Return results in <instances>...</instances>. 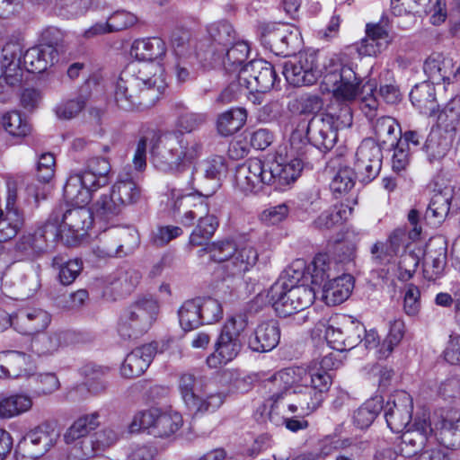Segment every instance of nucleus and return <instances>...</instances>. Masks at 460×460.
I'll list each match as a JSON object with an SVG mask.
<instances>
[{
	"label": "nucleus",
	"instance_id": "1",
	"mask_svg": "<svg viewBox=\"0 0 460 460\" xmlns=\"http://www.w3.org/2000/svg\"><path fill=\"white\" fill-rule=\"evenodd\" d=\"M332 384L325 371L303 367H287L272 375L267 381L270 395L268 399L270 418L274 414H296L305 417L314 411L323 402V394Z\"/></svg>",
	"mask_w": 460,
	"mask_h": 460
},
{
	"label": "nucleus",
	"instance_id": "2",
	"mask_svg": "<svg viewBox=\"0 0 460 460\" xmlns=\"http://www.w3.org/2000/svg\"><path fill=\"white\" fill-rule=\"evenodd\" d=\"M308 143L302 133L294 131L290 137V150L286 158L281 155L263 163L251 158L239 164L235 170L236 188L244 194L257 193L263 185H273L278 190H284L295 182L304 168L303 156Z\"/></svg>",
	"mask_w": 460,
	"mask_h": 460
},
{
	"label": "nucleus",
	"instance_id": "3",
	"mask_svg": "<svg viewBox=\"0 0 460 460\" xmlns=\"http://www.w3.org/2000/svg\"><path fill=\"white\" fill-rule=\"evenodd\" d=\"M166 86L164 68L161 64H130L115 84L114 100L125 111L147 109L160 98Z\"/></svg>",
	"mask_w": 460,
	"mask_h": 460
},
{
	"label": "nucleus",
	"instance_id": "4",
	"mask_svg": "<svg viewBox=\"0 0 460 460\" xmlns=\"http://www.w3.org/2000/svg\"><path fill=\"white\" fill-rule=\"evenodd\" d=\"M188 184L190 190L193 191H186L175 187L168 189V206L183 226L190 227L197 221L189 242L192 246H200L214 235L219 226V220L217 216L209 213V195H204L198 190H194L193 171Z\"/></svg>",
	"mask_w": 460,
	"mask_h": 460
},
{
	"label": "nucleus",
	"instance_id": "5",
	"mask_svg": "<svg viewBox=\"0 0 460 460\" xmlns=\"http://www.w3.org/2000/svg\"><path fill=\"white\" fill-rule=\"evenodd\" d=\"M345 65L341 58L338 62L331 60L330 66L323 77L325 91L332 94L338 103L336 111L332 105L326 112L314 116L308 122L306 133L309 141L319 150L329 151L336 144L338 131L343 128L342 111L345 104V81L343 70Z\"/></svg>",
	"mask_w": 460,
	"mask_h": 460
},
{
	"label": "nucleus",
	"instance_id": "6",
	"mask_svg": "<svg viewBox=\"0 0 460 460\" xmlns=\"http://www.w3.org/2000/svg\"><path fill=\"white\" fill-rule=\"evenodd\" d=\"M151 161L159 171L181 172L193 164L202 154L199 140L181 132H167L153 139Z\"/></svg>",
	"mask_w": 460,
	"mask_h": 460
},
{
	"label": "nucleus",
	"instance_id": "7",
	"mask_svg": "<svg viewBox=\"0 0 460 460\" xmlns=\"http://www.w3.org/2000/svg\"><path fill=\"white\" fill-rule=\"evenodd\" d=\"M207 250L212 261L223 263L222 269L228 278H242L254 267L259 257L252 245H237L231 239L214 242Z\"/></svg>",
	"mask_w": 460,
	"mask_h": 460
},
{
	"label": "nucleus",
	"instance_id": "8",
	"mask_svg": "<svg viewBox=\"0 0 460 460\" xmlns=\"http://www.w3.org/2000/svg\"><path fill=\"white\" fill-rule=\"evenodd\" d=\"M288 288L284 280H277L266 292L267 303L279 317H287L309 307L316 296V289L305 283Z\"/></svg>",
	"mask_w": 460,
	"mask_h": 460
},
{
	"label": "nucleus",
	"instance_id": "9",
	"mask_svg": "<svg viewBox=\"0 0 460 460\" xmlns=\"http://www.w3.org/2000/svg\"><path fill=\"white\" fill-rule=\"evenodd\" d=\"M210 36L217 44L214 46L216 59L222 62L226 71L229 74H239L248 58L250 48L244 41H238L232 47L227 45L234 39V30L227 22L212 24L208 28Z\"/></svg>",
	"mask_w": 460,
	"mask_h": 460
},
{
	"label": "nucleus",
	"instance_id": "10",
	"mask_svg": "<svg viewBox=\"0 0 460 460\" xmlns=\"http://www.w3.org/2000/svg\"><path fill=\"white\" fill-rule=\"evenodd\" d=\"M178 389L184 405L193 414L216 411L223 405L226 397L223 392H207L202 381L189 373L181 375Z\"/></svg>",
	"mask_w": 460,
	"mask_h": 460
},
{
	"label": "nucleus",
	"instance_id": "11",
	"mask_svg": "<svg viewBox=\"0 0 460 460\" xmlns=\"http://www.w3.org/2000/svg\"><path fill=\"white\" fill-rule=\"evenodd\" d=\"M183 424L182 416L172 410L150 408L136 413L128 426L130 433L146 431L155 438H169Z\"/></svg>",
	"mask_w": 460,
	"mask_h": 460
},
{
	"label": "nucleus",
	"instance_id": "12",
	"mask_svg": "<svg viewBox=\"0 0 460 460\" xmlns=\"http://www.w3.org/2000/svg\"><path fill=\"white\" fill-rule=\"evenodd\" d=\"M51 220L58 227L57 236L66 245L73 246L86 235L93 223V212L84 205L55 210Z\"/></svg>",
	"mask_w": 460,
	"mask_h": 460
},
{
	"label": "nucleus",
	"instance_id": "13",
	"mask_svg": "<svg viewBox=\"0 0 460 460\" xmlns=\"http://www.w3.org/2000/svg\"><path fill=\"white\" fill-rule=\"evenodd\" d=\"M244 323L235 317H229L222 326L214 344V351L206 363L210 368H219L233 361L241 352L243 342L241 333Z\"/></svg>",
	"mask_w": 460,
	"mask_h": 460
},
{
	"label": "nucleus",
	"instance_id": "14",
	"mask_svg": "<svg viewBox=\"0 0 460 460\" xmlns=\"http://www.w3.org/2000/svg\"><path fill=\"white\" fill-rule=\"evenodd\" d=\"M157 303L151 298L138 299L120 315L118 332L123 339H137L146 333L155 320Z\"/></svg>",
	"mask_w": 460,
	"mask_h": 460
},
{
	"label": "nucleus",
	"instance_id": "15",
	"mask_svg": "<svg viewBox=\"0 0 460 460\" xmlns=\"http://www.w3.org/2000/svg\"><path fill=\"white\" fill-rule=\"evenodd\" d=\"M60 432L51 422H43L29 430L15 447L17 460H35L49 452L58 442Z\"/></svg>",
	"mask_w": 460,
	"mask_h": 460
},
{
	"label": "nucleus",
	"instance_id": "16",
	"mask_svg": "<svg viewBox=\"0 0 460 460\" xmlns=\"http://www.w3.org/2000/svg\"><path fill=\"white\" fill-rule=\"evenodd\" d=\"M382 149L373 139H365L361 142L356 152L353 167L354 179L347 176V188L355 181L367 183L374 180L380 172L382 167Z\"/></svg>",
	"mask_w": 460,
	"mask_h": 460
},
{
	"label": "nucleus",
	"instance_id": "17",
	"mask_svg": "<svg viewBox=\"0 0 460 460\" xmlns=\"http://www.w3.org/2000/svg\"><path fill=\"white\" fill-rule=\"evenodd\" d=\"M239 84L247 90L267 93L280 82L272 64L263 59H253L239 70Z\"/></svg>",
	"mask_w": 460,
	"mask_h": 460
},
{
	"label": "nucleus",
	"instance_id": "18",
	"mask_svg": "<svg viewBox=\"0 0 460 460\" xmlns=\"http://www.w3.org/2000/svg\"><path fill=\"white\" fill-rule=\"evenodd\" d=\"M432 432L429 412L422 411L417 414L411 426H409L401 436V440L396 445V452L404 457L415 456L425 446Z\"/></svg>",
	"mask_w": 460,
	"mask_h": 460
},
{
	"label": "nucleus",
	"instance_id": "19",
	"mask_svg": "<svg viewBox=\"0 0 460 460\" xmlns=\"http://www.w3.org/2000/svg\"><path fill=\"white\" fill-rule=\"evenodd\" d=\"M387 426L393 432H401L409 427L412 420L413 400L403 390L394 391L383 405Z\"/></svg>",
	"mask_w": 460,
	"mask_h": 460
},
{
	"label": "nucleus",
	"instance_id": "20",
	"mask_svg": "<svg viewBox=\"0 0 460 460\" xmlns=\"http://www.w3.org/2000/svg\"><path fill=\"white\" fill-rule=\"evenodd\" d=\"M283 75L294 86L311 85L321 75L316 52L301 53L296 61L285 63Z\"/></svg>",
	"mask_w": 460,
	"mask_h": 460
},
{
	"label": "nucleus",
	"instance_id": "21",
	"mask_svg": "<svg viewBox=\"0 0 460 460\" xmlns=\"http://www.w3.org/2000/svg\"><path fill=\"white\" fill-rule=\"evenodd\" d=\"M308 279H311V288L317 292L322 291L329 283L342 281L345 277V262L342 261L329 260L325 254H317L307 266Z\"/></svg>",
	"mask_w": 460,
	"mask_h": 460
},
{
	"label": "nucleus",
	"instance_id": "22",
	"mask_svg": "<svg viewBox=\"0 0 460 460\" xmlns=\"http://www.w3.org/2000/svg\"><path fill=\"white\" fill-rule=\"evenodd\" d=\"M51 323V314L35 305H23L13 314V328L22 335L44 332Z\"/></svg>",
	"mask_w": 460,
	"mask_h": 460
},
{
	"label": "nucleus",
	"instance_id": "23",
	"mask_svg": "<svg viewBox=\"0 0 460 460\" xmlns=\"http://www.w3.org/2000/svg\"><path fill=\"white\" fill-rule=\"evenodd\" d=\"M262 43L277 56L288 57L299 47V33L288 24H279L267 30L261 38Z\"/></svg>",
	"mask_w": 460,
	"mask_h": 460
},
{
	"label": "nucleus",
	"instance_id": "24",
	"mask_svg": "<svg viewBox=\"0 0 460 460\" xmlns=\"http://www.w3.org/2000/svg\"><path fill=\"white\" fill-rule=\"evenodd\" d=\"M392 13L401 16L408 13H430V22L439 25L447 18L446 3L444 0H391Z\"/></svg>",
	"mask_w": 460,
	"mask_h": 460
},
{
	"label": "nucleus",
	"instance_id": "25",
	"mask_svg": "<svg viewBox=\"0 0 460 460\" xmlns=\"http://www.w3.org/2000/svg\"><path fill=\"white\" fill-rule=\"evenodd\" d=\"M157 352L156 343H148L128 353L120 366V375L125 378L141 376L149 367Z\"/></svg>",
	"mask_w": 460,
	"mask_h": 460
},
{
	"label": "nucleus",
	"instance_id": "26",
	"mask_svg": "<svg viewBox=\"0 0 460 460\" xmlns=\"http://www.w3.org/2000/svg\"><path fill=\"white\" fill-rule=\"evenodd\" d=\"M22 46L19 41H9L2 49L1 71L9 79L10 87L18 86L22 80Z\"/></svg>",
	"mask_w": 460,
	"mask_h": 460
},
{
	"label": "nucleus",
	"instance_id": "27",
	"mask_svg": "<svg viewBox=\"0 0 460 460\" xmlns=\"http://www.w3.org/2000/svg\"><path fill=\"white\" fill-rule=\"evenodd\" d=\"M58 53L51 44L28 49L22 56V66L31 73H42L58 62Z\"/></svg>",
	"mask_w": 460,
	"mask_h": 460
},
{
	"label": "nucleus",
	"instance_id": "28",
	"mask_svg": "<svg viewBox=\"0 0 460 460\" xmlns=\"http://www.w3.org/2000/svg\"><path fill=\"white\" fill-rule=\"evenodd\" d=\"M31 355L17 350L0 352V377L17 378L29 375Z\"/></svg>",
	"mask_w": 460,
	"mask_h": 460
},
{
	"label": "nucleus",
	"instance_id": "29",
	"mask_svg": "<svg viewBox=\"0 0 460 460\" xmlns=\"http://www.w3.org/2000/svg\"><path fill=\"white\" fill-rule=\"evenodd\" d=\"M280 340V330L276 321L261 323L249 340V347L257 352L272 350Z\"/></svg>",
	"mask_w": 460,
	"mask_h": 460
},
{
	"label": "nucleus",
	"instance_id": "30",
	"mask_svg": "<svg viewBox=\"0 0 460 460\" xmlns=\"http://www.w3.org/2000/svg\"><path fill=\"white\" fill-rule=\"evenodd\" d=\"M455 62L452 58L441 53H432L424 63V72L435 84L452 83Z\"/></svg>",
	"mask_w": 460,
	"mask_h": 460
},
{
	"label": "nucleus",
	"instance_id": "31",
	"mask_svg": "<svg viewBox=\"0 0 460 460\" xmlns=\"http://www.w3.org/2000/svg\"><path fill=\"white\" fill-rule=\"evenodd\" d=\"M49 225L37 228L33 233L23 234L15 244V252L21 259H33L45 249V234Z\"/></svg>",
	"mask_w": 460,
	"mask_h": 460
},
{
	"label": "nucleus",
	"instance_id": "32",
	"mask_svg": "<svg viewBox=\"0 0 460 460\" xmlns=\"http://www.w3.org/2000/svg\"><path fill=\"white\" fill-rule=\"evenodd\" d=\"M165 52L164 41L157 37L137 40L130 49L131 57L143 63H155V60L164 57Z\"/></svg>",
	"mask_w": 460,
	"mask_h": 460
},
{
	"label": "nucleus",
	"instance_id": "33",
	"mask_svg": "<svg viewBox=\"0 0 460 460\" xmlns=\"http://www.w3.org/2000/svg\"><path fill=\"white\" fill-rule=\"evenodd\" d=\"M349 75H347V80ZM361 82L355 84L347 81V102L351 100H358L359 107L367 117H371L377 108V100L374 95L375 84L366 83L360 86Z\"/></svg>",
	"mask_w": 460,
	"mask_h": 460
},
{
	"label": "nucleus",
	"instance_id": "34",
	"mask_svg": "<svg viewBox=\"0 0 460 460\" xmlns=\"http://www.w3.org/2000/svg\"><path fill=\"white\" fill-rule=\"evenodd\" d=\"M137 244L138 237L137 234H129L124 231L120 234L119 243L117 242L110 243L106 240V236H104L101 239L100 244L94 248L93 252L100 258L121 256L122 253L128 254L131 252Z\"/></svg>",
	"mask_w": 460,
	"mask_h": 460
},
{
	"label": "nucleus",
	"instance_id": "35",
	"mask_svg": "<svg viewBox=\"0 0 460 460\" xmlns=\"http://www.w3.org/2000/svg\"><path fill=\"white\" fill-rule=\"evenodd\" d=\"M438 439L445 447L460 448V412L458 411H447L443 416Z\"/></svg>",
	"mask_w": 460,
	"mask_h": 460
},
{
	"label": "nucleus",
	"instance_id": "36",
	"mask_svg": "<svg viewBox=\"0 0 460 460\" xmlns=\"http://www.w3.org/2000/svg\"><path fill=\"white\" fill-rule=\"evenodd\" d=\"M452 198V190L449 189L435 191L430 198L425 218L433 225L444 222L449 213Z\"/></svg>",
	"mask_w": 460,
	"mask_h": 460
},
{
	"label": "nucleus",
	"instance_id": "37",
	"mask_svg": "<svg viewBox=\"0 0 460 460\" xmlns=\"http://www.w3.org/2000/svg\"><path fill=\"white\" fill-rule=\"evenodd\" d=\"M99 411L84 414L77 418L65 432V443L67 445H72L77 440L84 438V437H90V432L99 427Z\"/></svg>",
	"mask_w": 460,
	"mask_h": 460
},
{
	"label": "nucleus",
	"instance_id": "38",
	"mask_svg": "<svg viewBox=\"0 0 460 460\" xmlns=\"http://www.w3.org/2000/svg\"><path fill=\"white\" fill-rule=\"evenodd\" d=\"M410 100L412 105L420 113L427 116L436 114L438 107L434 87L428 83H421L415 85L410 93Z\"/></svg>",
	"mask_w": 460,
	"mask_h": 460
},
{
	"label": "nucleus",
	"instance_id": "39",
	"mask_svg": "<svg viewBox=\"0 0 460 460\" xmlns=\"http://www.w3.org/2000/svg\"><path fill=\"white\" fill-rule=\"evenodd\" d=\"M33 405L32 397L15 393L0 400V419H12L28 412Z\"/></svg>",
	"mask_w": 460,
	"mask_h": 460
},
{
	"label": "nucleus",
	"instance_id": "40",
	"mask_svg": "<svg viewBox=\"0 0 460 460\" xmlns=\"http://www.w3.org/2000/svg\"><path fill=\"white\" fill-rule=\"evenodd\" d=\"M453 144V137L447 132L443 133L440 129H433L429 134L424 149L430 162L443 159L450 151Z\"/></svg>",
	"mask_w": 460,
	"mask_h": 460
},
{
	"label": "nucleus",
	"instance_id": "41",
	"mask_svg": "<svg viewBox=\"0 0 460 460\" xmlns=\"http://www.w3.org/2000/svg\"><path fill=\"white\" fill-rule=\"evenodd\" d=\"M247 111L243 108H231L217 118V128L221 136H232L239 131L245 124Z\"/></svg>",
	"mask_w": 460,
	"mask_h": 460
},
{
	"label": "nucleus",
	"instance_id": "42",
	"mask_svg": "<svg viewBox=\"0 0 460 460\" xmlns=\"http://www.w3.org/2000/svg\"><path fill=\"white\" fill-rule=\"evenodd\" d=\"M111 191L122 208L127 205L136 203L140 198V189L129 175L119 174Z\"/></svg>",
	"mask_w": 460,
	"mask_h": 460
},
{
	"label": "nucleus",
	"instance_id": "43",
	"mask_svg": "<svg viewBox=\"0 0 460 460\" xmlns=\"http://www.w3.org/2000/svg\"><path fill=\"white\" fill-rule=\"evenodd\" d=\"M64 346V334L52 332L34 338L30 345L31 357L38 358L51 356Z\"/></svg>",
	"mask_w": 460,
	"mask_h": 460
},
{
	"label": "nucleus",
	"instance_id": "44",
	"mask_svg": "<svg viewBox=\"0 0 460 460\" xmlns=\"http://www.w3.org/2000/svg\"><path fill=\"white\" fill-rule=\"evenodd\" d=\"M383 398L376 395L360 406L353 415V423L360 429H367L383 409Z\"/></svg>",
	"mask_w": 460,
	"mask_h": 460
},
{
	"label": "nucleus",
	"instance_id": "45",
	"mask_svg": "<svg viewBox=\"0 0 460 460\" xmlns=\"http://www.w3.org/2000/svg\"><path fill=\"white\" fill-rule=\"evenodd\" d=\"M348 317L350 320V328L355 332V335L349 336L351 348L347 349V351L358 347L362 342L365 350L376 348L379 344V335L376 330L372 329L367 332L364 324L352 316Z\"/></svg>",
	"mask_w": 460,
	"mask_h": 460
},
{
	"label": "nucleus",
	"instance_id": "46",
	"mask_svg": "<svg viewBox=\"0 0 460 460\" xmlns=\"http://www.w3.org/2000/svg\"><path fill=\"white\" fill-rule=\"evenodd\" d=\"M345 315L334 314L328 322L325 330V340L331 349L339 353H343L345 350Z\"/></svg>",
	"mask_w": 460,
	"mask_h": 460
},
{
	"label": "nucleus",
	"instance_id": "47",
	"mask_svg": "<svg viewBox=\"0 0 460 460\" xmlns=\"http://www.w3.org/2000/svg\"><path fill=\"white\" fill-rule=\"evenodd\" d=\"M1 128L11 137L22 138L31 132V126L20 111H11L0 118Z\"/></svg>",
	"mask_w": 460,
	"mask_h": 460
},
{
	"label": "nucleus",
	"instance_id": "48",
	"mask_svg": "<svg viewBox=\"0 0 460 460\" xmlns=\"http://www.w3.org/2000/svg\"><path fill=\"white\" fill-rule=\"evenodd\" d=\"M24 223L23 215L18 209H11L5 213L0 209V242L13 238Z\"/></svg>",
	"mask_w": 460,
	"mask_h": 460
},
{
	"label": "nucleus",
	"instance_id": "49",
	"mask_svg": "<svg viewBox=\"0 0 460 460\" xmlns=\"http://www.w3.org/2000/svg\"><path fill=\"white\" fill-rule=\"evenodd\" d=\"M438 124L446 131L460 128V96L452 98L438 114Z\"/></svg>",
	"mask_w": 460,
	"mask_h": 460
},
{
	"label": "nucleus",
	"instance_id": "50",
	"mask_svg": "<svg viewBox=\"0 0 460 460\" xmlns=\"http://www.w3.org/2000/svg\"><path fill=\"white\" fill-rule=\"evenodd\" d=\"M64 197L76 205L87 204L92 199V195L76 173L70 174L67 178L64 186Z\"/></svg>",
	"mask_w": 460,
	"mask_h": 460
},
{
	"label": "nucleus",
	"instance_id": "51",
	"mask_svg": "<svg viewBox=\"0 0 460 460\" xmlns=\"http://www.w3.org/2000/svg\"><path fill=\"white\" fill-rule=\"evenodd\" d=\"M405 334V324L402 319L398 318L389 323L388 333L378 350L379 357L386 358L397 347Z\"/></svg>",
	"mask_w": 460,
	"mask_h": 460
},
{
	"label": "nucleus",
	"instance_id": "52",
	"mask_svg": "<svg viewBox=\"0 0 460 460\" xmlns=\"http://www.w3.org/2000/svg\"><path fill=\"white\" fill-rule=\"evenodd\" d=\"M198 300L190 299L185 301L180 307L178 311L179 322L185 332L194 330L202 324Z\"/></svg>",
	"mask_w": 460,
	"mask_h": 460
},
{
	"label": "nucleus",
	"instance_id": "53",
	"mask_svg": "<svg viewBox=\"0 0 460 460\" xmlns=\"http://www.w3.org/2000/svg\"><path fill=\"white\" fill-rule=\"evenodd\" d=\"M345 213L342 200L338 201L330 209L323 211L314 220L315 227L319 229H332L337 226H342L343 215Z\"/></svg>",
	"mask_w": 460,
	"mask_h": 460
},
{
	"label": "nucleus",
	"instance_id": "54",
	"mask_svg": "<svg viewBox=\"0 0 460 460\" xmlns=\"http://www.w3.org/2000/svg\"><path fill=\"white\" fill-rule=\"evenodd\" d=\"M102 452L93 435L84 437L72 444L70 457L74 460H87Z\"/></svg>",
	"mask_w": 460,
	"mask_h": 460
},
{
	"label": "nucleus",
	"instance_id": "55",
	"mask_svg": "<svg viewBox=\"0 0 460 460\" xmlns=\"http://www.w3.org/2000/svg\"><path fill=\"white\" fill-rule=\"evenodd\" d=\"M342 426H338L334 431L323 438L319 441V453L318 456H328L345 447V436Z\"/></svg>",
	"mask_w": 460,
	"mask_h": 460
},
{
	"label": "nucleus",
	"instance_id": "56",
	"mask_svg": "<svg viewBox=\"0 0 460 460\" xmlns=\"http://www.w3.org/2000/svg\"><path fill=\"white\" fill-rule=\"evenodd\" d=\"M199 301V310L202 324H212L223 317V307L221 303L212 297L196 298Z\"/></svg>",
	"mask_w": 460,
	"mask_h": 460
},
{
	"label": "nucleus",
	"instance_id": "57",
	"mask_svg": "<svg viewBox=\"0 0 460 460\" xmlns=\"http://www.w3.org/2000/svg\"><path fill=\"white\" fill-rule=\"evenodd\" d=\"M53 266L59 269V280L63 285H70L82 270V261L77 259L63 261L61 257L53 259Z\"/></svg>",
	"mask_w": 460,
	"mask_h": 460
},
{
	"label": "nucleus",
	"instance_id": "58",
	"mask_svg": "<svg viewBox=\"0 0 460 460\" xmlns=\"http://www.w3.org/2000/svg\"><path fill=\"white\" fill-rule=\"evenodd\" d=\"M141 275L137 270H119L112 279L109 280V284L119 291L129 293L139 283Z\"/></svg>",
	"mask_w": 460,
	"mask_h": 460
},
{
	"label": "nucleus",
	"instance_id": "59",
	"mask_svg": "<svg viewBox=\"0 0 460 460\" xmlns=\"http://www.w3.org/2000/svg\"><path fill=\"white\" fill-rule=\"evenodd\" d=\"M308 279L307 267L304 261L298 260L288 267L278 280H284L288 288L300 286Z\"/></svg>",
	"mask_w": 460,
	"mask_h": 460
},
{
	"label": "nucleus",
	"instance_id": "60",
	"mask_svg": "<svg viewBox=\"0 0 460 460\" xmlns=\"http://www.w3.org/2000/svg\"><path fill=\"white\" fill-rule=\"evenodd\" d=\"M33 383L32 392L36 396L51 394L60 386L58 378L53 373L40 374L33 378Z\"/></svg>",
	"mask_w": 460,
	"mask_h": 460
},
{
	"label": "nucleus",
	"instance_id": "61",
	"mask_svg": "<svg viewBox=\"0 0 460 460\" xmlns=\"http://www.w3.org/2000/svg\"><path fill=\"white\" fill-rule=\"evenodd\" d=\"M117 199L113 197L112 191L110 194H103L94 203V210L98 217L109 219L119 214L122 208L118 204Z\"/></svg>",
	"mask_w": 460,
	"mask_h": 460
},
{
	"label": "nucleus",
	"instance_id": "62",
	"mask_svg": "<svg viewBox=\"0 0 460 460\" xmlns=\"http://www.w3.org/2000/svg\"><path fill=\"white\" fill-rule=\"evenodd\" d=\"M396 128H399V124L394 118L389 116L378 118L374 124L376 137L384 143L396 139Z\"/></svg>",
	"mask_w": 460,
	"mask_h": 460
},
{
	"label": "nucleus",
	"instance_id": "63",
	"mask_svg": "<svg viewBox=\"0 0 460 460\" xmlns=\"http://www.w3.org/2000/svg\"><path fill=\"white\" fill-rule=\"evenodd\" d=\"M85 106V100L82 96L62 101L55 108L56 115L62 119H70L78 115Z\"/></svg>",
	"mask_w": 460,
	"mask_h": 460
},
{
	"label": "nucleus",
	"instance_id": "64",
	"mask_svg": "<svg viewBox=\"0 0 460 460\" xmlns=\"http://www.w3.org/2000/svg\"><path fill=\"white\" fill-rule=\"evenodd\" d=\"M420 263V255L414 251H405L399 261V279L409 280L415 273Z\"/></svg>",
	"mask_w": 460,
	"mask_h": 460
}]
</instances>
